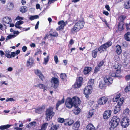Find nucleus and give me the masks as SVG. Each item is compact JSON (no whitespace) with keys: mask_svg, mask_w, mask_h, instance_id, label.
<instances>
[{"mask_svg":"<svg viewBox=\"0 0 130 130\" xmlns=\"http://www.w3.org/2000/svg\"><path fill=\"white\" fill-rule=\"evenodd\" d=\"M124 23L119 22L118 25V29L119 31H121L124 30Z\"/></svg>","mask_w":130,"mask_h":130,"instance_id":"nucleus-24","label":"nucleus"},{"mask_svg":"<svg viewBox=\"0 0 130 130\" xmlns=\"http://www.w3.org/2000/svg\"><path fill=\"white\" fill-rule=\"evenodd\" d=\"M10 52L8 50H6L5 51V56L8 58H11V57L10 56Z\"/></svg>","mask_w":130,"mask_h":130,"instance_id":"nucleus-45","label":"nucleus"},{"mask_svg":"<svg viewBox=\"0 0 130 130\" xmlns=\"http://www.w3.org/2000/svg\"><path fill=\"white\" fill-rule=\"evenodd\" d=\"M83 81V79L82 77L80 76L77 77L76 81L73 85V88H80L82 85Z\"/></svg>","mask_w":130,"mask_h":130,"instance_id":"nucleus-6","label":"nucleus"},{"mask_svg":"<svg viewBox=\"0 0 130 130\" xmlns=\"http://www.w3.org/2000/svg\"><path fill=\"white\" fill-rule=\"evenodd\" d=\"M65 104L66 107L69 109L71 108L74 106L72 100L70 98H68L66 100Z\"/></svg>","mask_w":130,"mask_h":130,"instance_id":"nucleus-9","label":"nucleus"},{"mask_svg":"<svg viewBox=\"0 0 130 130\" xmlns=\"http://www.w3.org/2000/svg\"><path fill=\"white\" fill-rule=\"evenodd\" d=\"M64 98H63L62 100L61 101H58L56 103V110H58V107L59 105L62 104L64 103Z\"/></svg>","mask_w":130,"mask_h":130,"instance_id":"nucleus-23","label":"nucleus"},{"mask_svg":"<svg viewBox=\"0 0 130 130\" xmlns=\"http://www.w3.org/2000/svg\"><path fill=\"white\" fill-rule=\"evenodd\" d=\"M126 29L128 31L130 32V22L129 24L126 23L125 24Z\"/></svg>","mask_w":130,"mask_h":130,"instance_id":"nucleus-56","label":"nucleus"},{"mask_svg":"<svg viewBox=\"0 0 130 130\" xmlns=\"http://www.w3.org/2000/svg\"><path fill=\"white\" fill-rule=\"evenodd\" d=\"M124 7L126 9H129L130 8V0L124 2Z\"/></svg>","mask_w":130,"mask_h":130,"instance_id":"nucleus-29","label":"nucleus"},{"mask_svg":"<svg viewBox=\"0 0 130 130\" xmlns=\"http://www.w3.org/2000/svg\"><path fill=\"white\" fill-rule=\"evenodd\" d=\"M94 79H90L89 80L88 83L90 84L89 85H91L92 86V85H93L94 83Z\"/></svg>","mask_w":130,"mask_h":130,"instance_id":"nucleus-57","label":"nucleus"},{"mask_svg":"<svg viewBox=\"0 0 130 130\" xmlns=\"http://www.w3.org/2000/svg\"><path fill=\"white\" fill-rule=\"evenodd\" d=\"M80 125V122L79 121H77L74 123V128L75 130L78 129Z\"/></svg>","mask_w":130,"mask_h":130,"instance_id":"nucleus-32","label":"nucleus"},{"mask_svg":"<svg viewBox=\"0 0 130 130\" xmlns=\"http://www.w3.org/2000/svg\"><path fill=\"white\" fill-rule=\"evenodd\" d=\"M58 126L56 125L52 126L49 130H57L58 128Z\"/></svg>","mask_w":130,"mask_h":130,"instance_id":"nucleus-49","label":"nucleus"},{"mask_svg":"<svg viewBox=\"0 0 130 130\" xmlns=\"http://www.w3.org/2000/svg\"><path fill=\"white\" fill-rule=\"evenodd\" d=\"M125 39L128 41H130V32H127L124 36Z\"/></svg>","mask_w":130,"mask_h":130,"instance_id":"nucleus-33","label":"nucleus"},{"mask_svg":"<svg viewBox=\"0 0 130 130\" xmlns=\"http://www.w3.org/2000/svg\"><path fill=\"white\" fill-rule=\"evenodd\" d=\"M101 68L97 66L95 68L94 73L95 74L96 73L99 71H100Z\"/></svg>","mask_w":130,"mask_h":130,"instance_id":"nucleus-50","label":"nucleus"},{"mask_svg":"<svg viewBox=\"0 0 130 130\" xmlns=\"http://www.w3.org/2000/svg\"><path fill=\"white\" fill-rule=\"evenodd\" d=\"M34 60L32 58L29 57L28 60L27 62L26 65L27 66H31L34 64Z\"/></svg>","mask_w":130,"mask_h":130,"instance_id":"nucleus-22","label":"nucleus"},{"mask_svg":"<svg viewBox=\"0 0 130 130\" xmlns=\"http://www.w3.org/2000/svg\"><path fill=\"white\" fill-rule=\"evenodd\" d=\"M94 110H90L89 112L87 117L88 118H90L94 114Z\"/></svg>","mask_w":130,"mask_h":130,"instance_id":"nucleus-40","label":"nucleus"},{"mask_svg":"<svg viewBox=\"0 0 130 130\" xmlns=\"http://www.w3.org/2000/svg\"><path fill=\"white\" fill-rule=\"evenodd\" d=\"M112 111L110 110H107L105 111L103 114V117L104 119H107L110 118L111 116Z\"/></svg>","mask_w":130,"mask_h":130,"instance_id":"nucleus-15","label":"nucleus"},{"mask_svg":"<svg viewBox=\"0 0 130 130\" xmlns=\"http://www.w3.org/2000/svg\"><path fill=\"white\" fill-rule=\"evenodd\" d=\"M74 121L72 120H69L67 119H65L64 124L65 126L68 125L70 126L71 125L74 123Z\"/></svg>","mask_w":130,"mask_h":130,"instance_id":"nucleus-19","label":"nucleus"},{"mask_svg":"<svg viewBox=\"0 0 130 130\" xmlns=\"http://www.w3.org/2000/svg\"><path fill=\"white\" fill-rule=\"evenodd\" d=\"M121 94L120 93H118L115 94L114 96L113 101L114 102H117L118 100L120 97Z\"/></svg>","mask_w":130,"mask_h":130,"instance_id":"nucleus-25","label":"nucleus"},{"mask_svg":"<svg viewBox=\"0 0 130 130\" xmlns=\"http://www.w3.org/2000/svg\"><path fill=\"white\" fill-rule=\"evenodd\" d=\"M54 61L56 64H57L59 62V60L57 56L55 55L54 57Z\"/></svg>","mask_w":130,"mask_h":130,"instance_id":"nucleus-58","label":"nucleus"},{"mask_svg":"<svg viewBox=\"0 0 130 130\" xmlns=\"http://www.w3.org/2000/svg\"><path fill=\"white\" fill-rule=\"evenodd\" d=\"M42 51L40 49L38 50L37 52L34 55V57L38 55V54H42Z\"/></svg>","mask_w":130,"mask_h":130,"instance_id":"nucleus-54","label":"nucleus"},{"mask_svg":"<svg viewBox=\"0 0 130 130\" xmlns=\"http://www.w3.org/2000/svg\"><path fill=\"white\" fill-rule=\"evenodd\" d=\"M27 11V7L26 6H23L21 7L20 11L24 13Z\"/></svg>","mask_w":130,"mask_h":130,"instance_id":"nucleus-44","label":"nucleus"},{"mask_svg":"<svg viewBox=\"0 0 130 130\" xmlns=\"http://www.w3.org/2000/svg\"><path fill=\"white\" fill-rule=\"evenodd\" d=\"M124 101V98H120L118 100L117 105L115 106L114 110V113L115 114L117 113L120 111L121 107Z\"/></svg>","mask_w":130,"mask_h":130,"instance_id":"nucleus-5","label":"nucleus"},{"mask_svg":"<svg viewBox=\"0 0 130 130\" xmlns=\"http://www.w3.org/2000/svg\"><path fill=\"white\" fill-rule=\"evenodd\" d=\"M11 21V18L9 17H5L3 20V22L6 24H9Z\"/></svg>","mask_w":130,"mask_h":130,"instance_id":"nucleus-30","label":"nucleus"},{"mask_svg":"<svg viewBox=\"0 0 130 130\" xmlns=\"http://www.w3.org/2000/svg\"><path fill=\"white\" fill-rule=\"evenodd\" d=\"M92 89V86L91 85H88L85 87L84 89V94L85 96L87 98L88 95L91 94V91Z\"/></svg>","mask_w":130,"mask_h":130,"instance_id":"nucleus-11","label":"nucleus"},{"mask_svg":"<svg viewBox=\"0 0 130 130\" xmlns=\"http://www.w3.org/2000/svg\"><path fill=\"white\" fill-rule=\"evenodd\" d=\"M66 25H60L58 27V28L56 29V30L58 31H59L61 30H62L63 29L64 27Z\"/></svg>","mask_w":130,"mask_h":130,"instance_id":"nucleus-53","label":"nucleus"},{"mask_svg":"<svg viewBox=\"0 0 130 130\" xmlns=\"http://www.w3.org/2000/svg\"><path fill=\"white\" fill-rule=\"evenodd\" d=\"M59 80L55 77H52L51 79V82L53 85V87L55 89L57 88L59 85Z\"/></svg>","mask_w":130,"mask_h":130,"instance_id":"nucleus-8","label":"nucleus"},{"mask_svg":"<svg viewBox=\"0 0 130 130\" xmlns=\"http://www.w3.org/2000/svg\"><path fill=\"white\" fill-rule=\"evenodd\" d=\"M14 7L13 4V3L10 2L8 4L7 6V9L8 10H11L13 9Z\"/></svg>","mask_w":130,"mask_h":130,"instance_id":"nucleus-36","label":"nucleus"},{"mask_svg":"<svg viewBox=\"0 0 130 130\" xmlns=\"http://www.w3.org/2000/svg\"><path fill=\"white\" fill-rule=\"evenodd\" d=\"M130 91V83L124 89V91L127 93Z\"/></svg>","mask_w":130,"mask_h":130,"instance_id":"nucleus-48","label":"nucleus"},{"mask_svg":"<svg viewBox=\"0 0 130 130\" xmlns=\"http://www.w3.org/2000/svg\"><path fill=\"white\" fill-rule=\"evenodd\" d=\"M60 77L63 81H66L67 78V76L65 73H61L60 74Z\"/></svg>","mask_w":130,"mask_h":130,"instance_id":"nucleus-26","label":"nucleus"},{"mask_svg":"<svg viewBox=\"0 0 130 130\" xmlns=\"http://www.w3.org/2000/svg\"><path fill=\"white\" fill-rule=\"evenodd\" d=\"M18 24H17V23H16L14 25L15 27L16 28L19 29H21L22 28V27H21L20 26V25H18Z\"/></svg>","mask_w":130,"mask_h":130,"instance_id":"nucleus-64","label":"nucleus"},{"mask_svg":"<svg viewBox=\"0 0 130 130\" xmlns=\"http://www.w3.org/2000/svg\"><path fill=\"white\" fill-rule=\"evenodd\" d=\"M58 121L60 123H64V124L65 119L64 120V119L62 118H59L58 119Z\"/></svg>","mask_w":130,"mask_h":130,"instance_id":"nucleus-55","label":"nucleus"},{"mask_svg":"<svg viewBox=\"0 0 130 130\" xmlns=\"http://www.w3.org/2000/svg\"><path fill=\"white\" fill-rule=\"evenodd\" d=\"M106 61L105 59H103L98 62L97 63V66L100 68L103 66H105L104 63Z\"/></svg>","mask_w":130,"mask_h":130,"instance_id":"nucleus-35","label":"nucleus"},{"mask_svg":"<svg viewBox=\"0 0 130 130\" xmlns=\"http://www.w3.org/2000/svg\"><path fill=\"white\" fill-rule=\"evenodd\" d=\"M34 72L41 80L43 81V80L45 79V77L40 70L38 69L35 70Z\"/></svg>","mask_w":130,"mask_h":130,"instance_id":"nucleus-14","label":"nucleus"},{"mask_svg":"<svg viewBox=\"0 0 130 130\" xmlns=\"http://www.w3.org/2000/svg\"><path fill=\"white\" fill-rule=\"evenodd\" d=\"M45 108V106L42 105L41 107H39L35 109V112L37 113L41 114Z\"/></svg>","mask_w":130,"mask_h":130,"instance_id":"nucleus-16","label":"nucleus"},{"mask_svg":"<svg viewBox=\"0 0 130 130\" xmlns=\"http://www.w3.org/2000/svg\"><path fill=\"white\" fill-rule=\"evenodd\" d=\"M85 24L83 21L79 20L75 24L71 30L73 31L77 32L84 27Z\"/></svg>","mask_w":130,"mask_h":130,"instance_id":"nucleus-2","label":"nucleus"},{"mask_svg":"<svg viewBox=\"0 0 130 130\" xmlns=\"http://www.w3.org/2000/svg\"><path fill=\"white\" fill-rule=\"evenodd\" d=\"M67 24L66 22H64L63 20L60 21L58 23V24L59 25H66Z\"/></svg>","mask_w":130,"mask_h":130,"instance_id":"nucleus-52","label":"nucleus"},{"mask_svg":"<svg viewBox=\"0 0 130 130\" xmlns=\"http://www.w3.org/2000/svg\"><path fill=\"white\" fill-rule=\"evenodd\" d=\"M73 110V111L75 115H78L80 111V109L78 107H76Z\"/></svg>","mask_w":130,"mask_h":130,"instance_id":"nucleus-34","label":"nucleus"},{"mask_svg":"<svg viewBox=\"0 0 130 130\" xmlns=\"http://www.w3.org/2000/svg\"><path fill=\"white\" fill-rule=\"evenodd\" d=\"M74 106L76 107V106H78L80 105L81 103V101L78 97L76 96L73 97L71 98Z\"/></svg>","mask_w":130,"mask_h":130,"instance_id":"nucleus-13","label":"nucleus"},{"mask_svg":"<svg viewBox=\"0 0 130 130\" xmlns=\"http://www.w3.org/2000/svg\"><path fill=\"white\" fill-rule=\"evenodd\" d=\"M48 124L47 123H45L43 124L41 126V130H45Z\"/></svg>","mask_w":130,"mask_h":130,"instance_id":"nucleus-42","label":"nucleus"},{"mask_svg":"<svg viewBox=\"0 0 130 130\" xmlns=\"http://www.w3.org/2000/svg\"><path fill=\"white\" fill-rule=\"evenodd\" d=\"M49 35L51 36L57 37L58 36V33L52 29H51L49 31Z\"/></svg>","mask_w":130,"mask_h":130,"instance_id":"nucleus-21","label":"nucleus"},{"mask_svg":"<svg viewBox=\"0 0 130 130\" xmlns=\"http://www.w3.org/2000/svg\"><path fill=\"white\" fill-rule=\"evenodd\" d=\"M39 18V17L38 15H35L31 16L30 17L29 19L31 21H32L34 19H37Z\"/></svg>","mask_w":130,"mask_h":130,"instance_id":"nucleus-46","label":"nucleus"},{"mask_svg":"<svg viewBox=\"0 0 130 130\" xmlns=\"http://www.w3.org/2000/svg\"><path fill=\"white\" fill-rule=\"evenodd\" d=\"M57 1V0H49L48 1V4H50Z\"/></svg>","mask_w":130,"mask_h":130,"instance_id":"nucleus-61","label":"nucleus"},{"mask_svg":"<svg viewBox=\"0 0 130 130\" xmlns=\"http://www.w3.org/2000/svg\"><path fill=\"white\" fill-rule=\"evenodd\" d=\"M98 50L96 48L93 50L92 52V56L94 58H96L97 56L98 51Z\"/></svg>","mask_w":130,"mask_h":130,"instance_id":"nucleus-28","label":"nucleus"},{"mask_svg":"<svg viewBox=\"0 0 130 130\" xmlns=\"http://www.w3.org/2000/svg\"><path fill=\"white\" fill-rule=\"evenodd\" d=\"M49 56H47L46 58H44L43 63L45 65H46L47 64L49 60Z\"/></svg>","mask_w":130,"mask_h":130,"instance_id":"nucleus-47","label":"nucleus"},{"mask_svg":"<svg viewBox=\"0 0 130 130\" xmlns=\"http://www.w3.org/2000/svg\"><path fill=\"white\" fill-rule=\"evenodd\" d=\"M15 100L14 99L12 98H8L6 99V102H8L9 101H14Z\"/></svg>","mask_w":130,"mask_h":130,"instance_id":"nucleus-60","label":"nucleus"},{"mask_svg":"<svg viewBox=\"0 0 130 130\" xmlns=\"http://www.w3.org/2000/svg\"><path fill=\"white\" fill-rule=\"evenodd\" d=\"M23 19V18L20 17L19 16H18L15 18V20H22Z\"/></svg>","mask_w":130,"mask_h":130,"instance_id":"nucleus-62","label":"nucleus"},{"mask_svg":"<svg viewBox=\"0 0 130 130\" xmlns=\"http://www.w3.org/2000/svg\"><path fill=\"white\" fill-rule=\"evenodd\" d=\"M129 119L127 117H125L123 118L122 121H121L120 123L121 126L123 127L126 128L129 125Z\"/></svg>","mask_w":130,"mask_h":130,"instance_id":"nucleus-10","label":"nucleus"},{"mask_svg":"<svg viewBox=\"0 0 130 130\" xmlns=\"http://www.w3.org/2000/svg\"><path fill=\"white\" fill-rule=\"evenodd\" d=\"M92 70V68L91 67H86L84 69L83 71L84 74L86 75L89 73Z\"/></svg>","mask_w":130,"mask_h":130,"instance_id":"nucleus-20","label":"nucleus"},{"mask_svg":"<svg viewBox=\"0 0 130 130\" xmlns=\"http://www.w3.org/2000/svg\"><path fill=\"white\" fill-rule=\"evenodd\" d=\"M74 43V40L72 39H71L69 42V44L68 45V46L69 47V48H70V45H72Z\"/></svg>","mask_w":130,"mask_h":130,"instance_id":"nucleus-59","label":"nucleus"},{"mask_svg":"<svg viewBox=\"0 0 130 130\" xmlns=\"http://www.w3.org/2000/svg\"><path fill=\"white\" fill-rule=\"evenodd\" d=\"M16 36L14 35H9L7 36V38L6 39V40L11 39L12 38H14Z\"/></svg>","mask_w":130,"mask_h":130,"instance_id":"nucleus-51","label":"nucleus"},{"mask_svg":"<svg viewBox=\"0 0 130 130\" xmlns=\"http://www.w3.org/2000/svg\"><path fill=\"white\" fill-rule=\"evenodd\" d=\"M110 75L113 77H118V75L116 74L115 72V70H112L109 73Z\"/></svg>","mask_w":130,"mask_h":130,"instance_id":"nucleus-39","label":"nucleus"},{"mask_svg":"<svg viewBox=\"0 0 130 130\" xmlns=\"http://www.w3.org/2000/svg\"><path fill=\"white\" fill-rule=\"evenodd\" d=\"M120 119L119 117L117 116H113L110 121L111 124V127H116L119 124Z\"/></svg>","mask_w":130,"mask_h":130,"instance_id":"nucleus-4","label":"nucleus"},{"mask_svg":"<svg viewBox=\"0 0 130 130\" xmlns=\"http://www.w3.org/2000/svg\"><path fill=\"white\" fill-rule=\"evenodd\" d=\"M115 51L117 55H120L122 52L121 46L120 45L117 44L116 46Z\"/></svg>","mask_w":130,"mask_h":130,"instance_id":"nucleus-17","label":"nucleus"},{"mask_svg":"<svg viewBox=\"0 0 130 130\" xmlns=\"http://www.w3.org/2000/svg\"><path fill=\"white\" fill-rule=\"evenodd\" d=\"M94 126L91 123H89L86 126V130H95Z\"/></svg>","mask_w":130,"mask_h":130,"instance_id":"nucleus-27","label":"nucleus"},{"mask_svg":"<svg viewBox=\"0 0 130 130\" xmlns=\"http://www.w3.org/2000/svg\"><path fill=\"white\" fill-rule=\"evenodd\" d=\"M54 108L52 106H50L46 109L45 111V118L47 121L52 119L55 114L53 111Z\"/></svg>","mask_w":130,"mask_h":130,"instance_id":"nucleus-1","label":"nucleus"},{"mask_svg":"<svg viewBox=\"0 0 130 130\" xmlns=\"http://www.w3.org/2000/svg\"><path fill=\"white\" fill-rule=\"evenodd\" d=\"M121 67V65L119 63L115 64L113 66V69L116 70L120 69Z\"/></svg>","mask_w":130,"mask_h":130,"instance_id":"nucleus-41","label":"nucleus"},{"mask_svg":"<svg viewBox=\"0 0 130 130\" xmlns=\"http://www.w3.org/2000/svg\"><path fill=\"white\" fill-rule=\"evenodd\" d=\"M112 44V42L111 41H108L99 47L98 50L100 53H102L106 51V49Z\"/></svg>","mask_w":130,"mask_h":130,"instance_id":"nucleus-3","label":"nucleus"},{"mask_svg":"<svg viewBox=\"0 0 130 130\" xmlns=\"http://www.w3.org/2000/svg\"><path fill=\"white\" fill-rule=\"evenodd\" d=\"M126 18V17L124 15H121L119 18V20L120 21L119 22L121 23H124V21Z\"/></svg>","mask_w":130,"mask_h":130,"instance_id":"nucleus-37","label":"nucleus"},{"mask_svg":"<svg viewBox=\"0 0 130 130\" xmlns=\"http://www.w3.org/2000/svg\"><path fill=\"white\" fill-rule=\"evenodd\" d=\"M12 124H7L0 126V129L1 130H4L9 128L10 126H12Z\"/></svg>","mask_w":130,"mask_h":130,"instance_id":"nucleus-31","label":"nucleus"},{"mask_svg":"<svg viewBox=\"0 0 130 130\" xmlns=\"http://www.w3.org/2000/svg\"><path fill=\"white\" fill-rule=\"evenodd\" d=\"M106 85L105 83H104L101 82L99 83V87L101 89H105L106 87Z\"/></svg>","mask_w":130,"mask_h":130,"instance_id":"nucleus-38","label":"nucleus"},{"mask_svg":"<svg viewBox=\"0 0 130 130\" xmlns=\"http://www.w3.org/2000/svg\"><path fill=\"white\" fill-rule=\"evenodd\" d=\"M125 80L126 81H128L130 79V74L128 75H126L125 77Z\"/></svg>","mask_w":130,"mask_h":130,"instance_id":"nucleus-63","label":"nucleus"},{"mask_svg":"<svg viewBox=\"0 0 130 130\" xmlns=\"http://www.w3.org/2000/svg\"><path fill=\"white\" fill-rule=\"evenodd\" d=\"M104 81L106 85L109 86L113 82V79L109 76H106L104 79Z\"/></svg>","mask_w":130,"mask_h":130,"instance_id":"nucleus-12","label":"nucleus"},{"mask_svg":"<svg viewBox=\"0 0 130 130\" xmlns=\"http://www.w3.org/2000/svg\"><path fill=\"white\" fill-rule=\"evenodd\" d=\"M34 87H38L40 89H43V90L44 91L45 90H47V86L42 84H39L37 85H34Z\"/></svg>","mask_w":130,"mask_h":130,"instance_id":"nucleus-18","label":"nucleus"},{"mask_svg":"<svg viewBox=\"0 0 130 130\" xmlns=\"http://www.w3.org/2000/svg\"><path fill=\"white\" fill-rule=\"evenodd\" d=\"M108 99L105 96L100 97L98 101V103L99 105H105L108 102Z\"/></svg>","mask_w":130,"mask_h":130,"instance_id":"nucleus-7","label":"nucleus"},{"mask_svg":"<svg viewBox=\"0 0 130 130\" xmlns=\"http://www.w3.org/2000/svg\"><path fill=\"white\" fill-rule=\"evenodd\" d=\"M36 123L35 122L33 121L29 123L28 125V127L29 128L31 127H34L36 125Z\"/></svg>","mask_w":130,"mask_h":130,"instance_id":"nucleus-43","label":"nucleus"}]
</instances>
